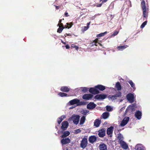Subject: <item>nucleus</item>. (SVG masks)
Masks as SVG:
<instances>
[{
	"mask_svg": "<svg viewBox=\"0 0 150 150\" xmlns=\"http://www.w3.org/2000/svg\"><path fill=\"white\" fill-rule=\"evenodd\" d=\"M98 38H96L95 39V40H93V41L94 42H96V43H98Z\"/></svg>",
	"mask_w": 150,
	"mask_h": 150,
	"instance_id": "obj_50",
	"label": "nucleus"
},
{
	"mask_svg": "<svg viewBox=\"0 0 150 150\" xmlns=\"http://www.w3.org/2000/svg\"><path fill=\"white\" fill-rule=\"evenodd\" d=\"M99 148L100 150H107V145L103 143L99 145Z\"/></svg>",
	"mask_w": 150,
	"mask_h": 150,
	"instance_id": "obj_17",
	"label": "nucleus"
},
{
	"mask_svg": "<svg viewBox=\"0 0 150 150\" xmlns=\"http://www.w3.org/2000/svg\"><path fill=\"white\" fill-rule=\"evenodd\" d=\"M86 120V116H83L81 118L80 121V124L81 125H83Z\"/></svg>",
	"mask_w": 150,
	"mask_h": 150,
	"instance_id": "obj_27",
	"label": "nucleus"
},
{
	"mask_svg": "<svg viewBox=\"0 0 150 150\" xmlns=\"http://www.w3.org/2000/svg\"><path fill=\"white\" fill-rule=\"evenodd\" d=\"M71 142V140L69 137L62 139L61 140V143L62 145H64L69 144Z\"/></svg>",
	"mask_w": 150,
	"mask_h": 150,
	"instance_id": "obj_7",
	"label": "nucleus"
},
{
	"mask_svg": "<svg viewBox=\"0 0 150 150\" xmlns=\"http://www.w3.org/2000/svg\"><path fill=\"white\" fill-rule=\"evenodd\" d=\"M88 88L86 87L82 88V91L84 93H86L88 91Z\"/></svg>",
	"mask_w": 150,
	"mask_h": 150,
	"instance_id": "obj_38",
	"label": "nucleus"
},
{
	"mask_svg": "<svg viewBox=\"0 0 150 150\" xmlns=\"http://www.w3.org/2000/svg\"><path fill=\"white\" fill-rule=\"evenodd\" d=\"M128 82L129 83L131 86L133 88V89H135L134 84L131 80H129V81H128Z\"/></svg>",
	"mask_w": 150,
	"mask_h": 150,
	"instance_id": "obj_29",
	"label": "nucleus"
},
{
	"mask_svg": "<svg viewBox=\"0 0 150 150\" xmlns=\"http://www.w3.org/2000/svg\"><path fill=\"white\" fill-rule=\"evenodd\" d=\"M127 110H128V109L127 108V109H126V111Z\"/></svg>",
	"mask_w": 150,
	"mask_h": 150,
	"instance_id": "obj_62",
	"label": "nucleus"
},
{
	"mask_svg": "<svg viewBox=\"0 0 150 150\" xmlns=\"http://www.w3.org/2000/svg\"><path fill=\"white\" fill-rule=\"evenodd\" d=\"M57 26H59H59H60V27H65V26H64L63 25V23H58V24Z\"/></svg>",
	"mask_w": 150,
	"mask_h": 150,
	"instance_id": "obj_46",
	"label": "nucleus"
},
{
	"mask_svg": "<svg viewBox=\"0 0 150 150\" xmlns=\"http://www.w3.org/2000/svg\"><path fill=\"white\" fill-rule=\"evenodd\" d=\"M103 4V3H102H102H100V4H97L96 5V6L97 7H101L102 6Z\"/></svg>",
	"mask_w": 150,
	"mask_h": 150,
	"instance_id": "obj_47",
	"label": "nucleus"
},
{
	"mask_svg": "<svg viewBox=\"0 0 150 150\" xmlns=\"http://www.w3.org/2000/svg\"><path fill=\"white\" fill-rule=\"evenodd\" d=\"M81 130L79 129H76L75 131V133L77 134L80 132Z\"/></svg>",
	"mask_w": 150,
	"mask_h": 150,
	"instance_id": "obj_48",
	"label": "nucleus"
},
{
	"mask_svg": "<svg viewBox=\"0 0 150 150\" xmlns=\"http://www.w3.org/2000/svg\"><path fill=\"white\" fill-rule=\"evenodd\" d=\"M108 0H100V1H102V3H105V2H107V1H108Z\"/></svg>",
	"mask_w": 150,
	"mask_h": 150,
	"instance_id": "obj_49",
	"label": "nucleus"
},
{
	"mask_svg": "<svg viewBox=\"0 0 150 150\" xmlns=\"http://www.w3.org/2000/svg\"><path fill=\"white\" fill-rule=\"evenodd\" d=\"M119 33V31H117V30H115L113 33L112 34V36H114L117 35Z\"/></svg>",
	"mask_w": 150,
	"mask_h": 150,
	"instance_id": "obj_41",
	"label": "nucleus"
},
{
	"mask_svg": "<svg viewBox=\"0 0 150 150\" xmlns=\"http://www.w3.org/2000/svg\"><path fill=\"white\" fill-rule=\"evenodd\" d=\"M54 6H55V8H56V9H58L60 7V6H55V5H54Z\"/></svg>",
	"mask_w": 150,
	"mask_h": 150,
	"instance_id": "obj_51",
	"label": "nucleus"
},
{
	"mask_svg": "<svg viewBox=\"0 0 150 150\" xmlns=\"http://www.w3.org/2000/svg\"><path fill=\"white\" fill-rule=\"evenodd\" d=\"M122 93L119 91L118 92H117L115 95L117 98H120L122 96Z\"/></svg>",
	"mask_w": 150,
	"mask_h": 150,
	"instance_id": "obj_30",
	"label": "nucleus"
},
{
	"mask_svg": "<svg viewBox=\"0 0 150 150\" xmlns=\"http://www.w3.org/2000/svg\"><path fill=\"white\" fill-rule=\"evenodd\" d=\"M109 98H110L113 100H115L117 99V98L115 97V95H110L108 96Z\"/></svg>",
	"mask_w": 150,
	"mask_h": 150,
	"instance_id": "obj_35",
	"label": "nucleus"
},
{
	"mask_svg": "<svg viewBox=\"0 0 150 150\" xmlns=\"http://www.w3.org/2000/svg\"><path fill=\"white\" fill-rule=\"evenodd\" d=\"M88 144V141L87 138H83L81 142L80 146L84 149L87 146Z\"/></svg>",
	"mask_w": 150,
	"mask_h": 150,
	"instance_id": "obj_4",
	"label": "nucleus"
},
{
	"mask_svg": "<svg viewBox=\"0 0 150 150\" xmlns=\"http://www.w3.org/2000/svg\"><path fill=\"white\" fill-rule=\"evenodd\" d=\"M72 25L73 24L72 23H66V25H65V28H68L69 29L71 28V27Z\"/></svg>",
	"mask_w": 150,
	"mask_h": 150,
	"instance_id": "obj_31",
	"label": "nucleus"
},
{
	"mask_svg": "<svg viewBox=\"0 0 150 150\" xmlns=\"http://www.w3.org/2000/svg\"><path fill=\"white\" fill-rule=\"evenodd\" d=\"M115 87L118 91H120L122 89V86L119 82H117L116 83Z\"/></svg>",
	"mask_w": 150,
	"mask_h": 150,
	"instance_id": "obj_24",
	"label": "nucleus"
},
{
	"mask_svg": "<svg viewBox=\"0 0 150 150\" xmlns=\"http://www.w3.org/2000/svg\"><path fill=\"white\" fill-rule=\"evenodd\" d=\"M71 105L76 104L77 106L84 105H85V103L83 101H80L78 99H74L69 101Z\"/></svg>",
	"mask_w": 150,
	"mask_h": 150,
	"instance_id": "obj_2",
	"label": "nucleus"
},
{
	"mask_svg": "<svg viewBox=\"0 0 150 150\" xmlns=\"http://www.w3.org/2000/svg\"><path fill=\"white\" fill-rule=\"evenodd\" d=\"M95 88H97L100 91H103L105 89V86L101 85H98L95 86Z\"/></svg>",
	"mask_w": 150,
	"mask_h": 150,
	"instance_id": "obj_19",
	"label": "nucleus"
},
{
	"mask_svg": "<svg viewBox=\"0 0 150 150\" xmlns=\"http://www.w3.org/2000/svg\"><path fill=\"white\" fill-rule=\"evenodd\" d=\"M107 33V32L106 31H105L104 32V33H101L99 34H98L97 35V37L98 38L99 37H101L102 36H104Z\"/></svg>",
	"mask_w": 150,
	"mask_h": 150,
	"instance_id": "obj_34",
	"label": "nucleus"
},
{
	"mask_svg": "<svg viewBox=\"0 0 150 150\" xmlns=\"http://www.w3.org/2000/svg\"><path fill=\"white\" fill-rule=\"evenodd\" d=\"M134 105L133 104H132V105H130L129 106V108H130V109L131 110H133V109H134Z\"/></svg>",
	"mask_w": 150,
	"mask_h": 150,
	"instance_id": "obj_45",
	"label": "nucleus"
},
{
	"mask_svg": "<svg viewBox=\"0 0 150 150\" xmlns=\"http://www.w3.org/2000/svg\"><path fill=\"white\" fill-rule=\"evenodd\" d=\"M68 35V34L67 33H66L64 34V36L66 37Z\"/></svg>",
	"mask_w": 150,
	"mask_h": 150,
	"instance_id": "obj_58",
	"label": "nucleus"
},
{
	"mask_svg": "<svg viewBox=\"0 0 150 150\" xmlns=\"http://www.w3.org/2000/svg\"><path fill=\"white\" fill-rule=\"evenodd\" d=\"M69 125V123L67 121H64L62 123L61 129L62 130L64 131L67 129Z\"/></svg>",
	"mask_w": 150,
	"mask_h": 150,
	"instance_id": "obj_8",
	"label": "nucleus"
},
{
	"mask_svg": "<svg viewBox=\"0 0 150 150\" xmlns=\"http://www.w3.org/2000/svg\"><path fill=\"white\" fill-rule=\"evenodd\" d=\"M65 47L67 49H69L70 48V46L68 45H66L65 46Z\"/></svg>",
	"mask_w": 150,
	"mask_h": 150,
	"instance_id": "obj_54",
	"label": "nucleus"
},
{
	"mask_svg": "<svg viewBox=\"0 0 150 150\" xmlns=\"http://www.w3.org/2000/svg\"><path fill=\"white\" fill-rule=\"evenodd\" d=\"M112 4H113V6H114V3H111Z\"/></svg>",
	"mask_w": 150,
	"mask_h": 150,
	"instance_id": "obj_61",
	"label": "nucleus"
},
{
	"mask_svg": "<svg viewBox=\"0 0 150 150\" xmlns=\"http://www.w3.org/2000/svg\"><path fill=\"white\" fill-rule=\"evenodd\" d=\"M90 25V23H88L87 24V27H88V26L89 25Z\"/></svg>",
	"mask_w": 150,
	"mask_h": 150,
	"instance_id": "obj_55",
	"label": "nucleus"
},
{
	"mask_svg": "<svg viewBox=\"0 0 150 150\" xmlns=\"http://www.w3.org/2000/svg\"><path fill=\"white\" fill-rule=\"evenodd\" d=\"M64 28H65V27H60V26H59V28L57 29V32L59 33H61L63 29Z\"/></svg>",
	"mask_w": 150,
	"mask_h": 150,
	"instance_id": "obj_32",
	"label": "nucleus"
},
{
	"mask_svg": "<svg viewBox=\"0 0 150 150\" xmlns=\"http://www.w3.org/2000/svg\"><path fill=\"white\" fill-rule=\"evenodd\" d=\"M101 120L98 119H96L94 123V126H95L96 127H98L100 125L101 123Z\"/></svg>",
	"mask_w": 150,
	"mask_h": 150,
	"instance_id": "obj_20",
	"label": "nucleus"
},
{
	"mask_svg": "<svg viewBox=\"0 0 150 150\" xmlns=\"http://www.w3.org/2000/svg\"><path fill=\"white\" fill-rule=\"evenodd\" d=\"M106 96L104 94H100V100L104 99L106 97Z\"/></svg>",
	"mask_w": 150,
	"mask_h": 150,
	"instance_id": "obj_37",
	"label": "nucleus"
},
{
	"mask_svg": "<svg viewBox=\"0 0 150 150\" xmlns=\"http://www.w3.org/2000/svg\"><path fill=\"white\" fill-rule=\"evenodd\" d=\"M135 148L136 150H144L143 146L141 144H137Z\"/></svg>",
	"mask_w": 150,
	"mask_h": 150,
	"instance_id": "obj_25",
	"label": "nucleus"
},
{
	"mask_svg": "<svg viewBox=\"0 0 150 150\" xmlns=\"http://www.w3.org/2000/svg\"><path fill=\"white\" fill-rule=\"evenodd\" d=\"M93 95L91 94H86L82 96V98L86 100H89L92 98Z\"/></svg>",
	"mask_w": 150,
	"mask_h": 150,
	"instance_id": "obj_11",
	"label": "nucleus"
},
{
	"mask_svg": "<svg viewBox=\"0 0 150 150\" xmlns=\"http://www.w3.org/2000/svg\"><path fill=\"white\" fill-rule=\"evenodd\" d=\"M141 5L143 11V13L144 17L146 18L148 17V12L147 11L148 10V8H146L145 4V2L144 0H142L141 2Z\"/></svg>",
	"mask_w": 150,
	"mask_h": 150,
	"instance_id": "obj_1",
	"label": "nucleus"
},
{
	"mask_svg": "<svg viewBox=\"0 0 150 150\" xmlns=\"http://www.w3.org/2000/svg\"><path fill=\"white\" fill-rule=\"evenodd\" d=\"M65 118L66 115H62L60 117L58 118L57 120L58 124L59 125Z\"/></svg>",
	"mask_w": 150,
	"mask_h": 150,
	"instance_id": "obj_21",
	"label": "nucleus"
},
{
	"mask_svg": "<svg viewBox=\"0 0 150 150\" xmlns=\"http://www.w3.org/2000/svg\"><path fill=\"white\" fill-rule=\"evenodd\" d=\"M106 109L107 111H111L112 110V108L110 106H106Z\"/></svg>",
	"mask_w": 150,
	"mask_h": 150,
	"instance_id": "obj_39",
	"label": "nucleus"
},
{
	"mask_svg": "<svg viewBox=\"0 0 150 150\" xmlns=\"http://www.w3.org/2000/svg\"><path fill=\"white\" fill-rule=\"evenodd\" d=\"M128 47V46L127 45L120 46L117 47V49L119 50H122L127 47Z\"/></svg>",
	"mask_w": 150,
	"mask_h": 150,
	"instance_id": "obj_26",
	"label": "nucleus"
},
{
	"mask_svg": "<svg viewBox=\"0 0 150 150\" xmlns=\"http://www.w3.org/2000/svg\"><path fill=\"white\" fill-rule=\"evenodd\" d=\"M66 150H68V149H67Z\"/></svg>",
	"mask_w": 150,
	"mask_h": 150,
	"instance_id": "obj_63",
	"label": "nucleus"
},
{
	"mask_svg": "<svg viewBox=\"0 0 150 150\" xmlns=\"http://www.w3.org/2000/svg\"><path fill=\"white\" fill-rule=\"evenodd\" d=\"M89 112V111L88 110H84L83 111V114L84 115H86V114Z\"/></svg>",
	"mask_w": 150,
	"mask_h": 150,
	"instance_id": "obj_44",
	"label": "nucleus"
},
{
	"mask_svg": "<svg viewBox=\"0 0 150 150\" xmlns=\"http://www.w3.org/2000/svg\"><path fill=\"white\" fill-rule=\"evenodd\" d=\"M98 45L97 43L92 41V42L90 43V46L91 47H93L94 46H97Z\"/></svg>",
	"mask_w": 150,
	"mask_h": 150,
	"instance_id": "obj_36",
	"label": "nucleus"
},
{
	"mask_svg": "<svg viewBox=\"0 0 150 150\" xmlns=\"http://www.w3.org/2000/svg\"><path fill=\"white\" fill-rule=\"evenodd\" d=\"M98 44H99L100 45V46H102V44H100V43H98Z\"/></svg>",
	"mask_w": 150,
	"mask_h": 150,
	"instance_id": "obj_60",
	"label": "nucleus"
},
{
	"mask_svg": "<svg viewBox=\"0 0 150 150\" xmlns=\"http://www.w3.org/2000/svg\"><path fill=\"white\" fill-rule=\"evenodd\" d=\"M142 115V112L139 110L137 111L135 113V117L138 120H140L141 119Z\"/></svg>",
	"mask_w": 150,
	"mask_h": 150,
	"instance_id": "obj_16",
	"label": "nucleus"
},
{
	"mask_svg": "<svg viewBox=\"0 0 150 150\" xmlns=\"http://www.w3.org/2000/svg\"><path fill=\"white\" fill-rule=\"evenodd\" d=\"M119 143L123 149H127L128 148V145L124 141L119 142Z\"/></svg>",
	"mask_w": 150,
	"mask_h": 150,
	"instance_id": "obj_13",
	"label": "nucleus"
},
{
	"mask_svg": "<svg viewBox=\"0 0 150 150\" xmlns=\"http://www.w3.org/2000/svg\"><path fill=\"white\" fill-rule=\"evenodd\" d=\"M147 21H146L144 22L141 25L140 27L141 28H143L144 27L145 25L146 24Z\"/></svg>",
	"mask_w": 150,
	"mask_h": 150,
	"instance_id": "obj_40",
	"label": "nucleus"
},
{
	"mask_svg": "<svg viewBox=\"0 0 150 150\" xmlns=\"http://www.w3.org/2000/svg\"><path fill=\"white\" fill-rule=\"evenodd\" d=\"M67 36H71V35L70 34H68V35Z\"/></svg>",
	"mask_w": 150,
	"mask_h": 150,
	"instance_id": "obj_59",
	"label": "nucleus"
},
{
	"mask_svg": "<svg viewBox=\"0 0 150 150\" xmlns=\"http://www.w3.org/2000/svg\"><path fill=\"white\" fill-rule=\"evenodd\" d=\"M64 15L66 17H68L69 16L68 13L66 12L64 13Z\"/></svg>",
	"mask_w": 150,
	"mask_h": 150,
	"instance_id": "obj_52",
	"label": "nucleus"
},
{
	"mask_svg": "<svg viewBox=\"0 0 150 150\" xmlns=\"http://www.w3.org/2000/svg\"><path fill=\"white\" fill-rule=\"evenodd\" d=\"M96 106V105L94 103L90 102L87 105V108L90 110L94 108Z\"/></svg>",
	"mask_w": 150,
	"mask_h": 150,
	"instance_id": "obj_15",
	"label": "nucleus"
},
{
	"mask_svg": "<svg viewBox=\"0 0 150 150\" xmlns=\"http://www.w3.org/2000/svg\"><path fill=\"white\" fill-rule=\"evenodd\" d=\"M64 131H61L60 133L63 134L61 136V137L62 138H66L70 134V132L68 131H66L64 132Z\"/></svg>",
	"mask_w": 150,
	"mask_h": 150,
	"instance_id": "obj_14",
	"label": "nucleus"
},
{
	"mask_svg": "<svg viewBox=\"0 0 150 150\" xmlns=\"http://www.w3.org/2000/svg\"><path fill=\"white\" fill-rule=\"evenodd\" d=\"M80 116L79 115H73L69 118V120H72L73 123L75 125L78 124Z\"/></svg>",
	"mask_w": 150,
	"mask_h": 150,
	"instance_id": "obj_3",
	"label": "nucleus"
},
{
	"mask_svg": "<svg viewBox=\"0 0 150 150\" xmlns=\"http://www.w3.org/2000/svg\"><path fill=\"white\" fill-rule=\"evenodd\" d=\"M117 139L119 140V142L121 141H123V136L121 133H119L117 136Z\"/></svg>",
	"mask_w": 150,
	"mask_h": 150,
	"instance_id": "obj_28",
	"label": "nucleus"
},
{
	"mask_svg": "<svg viewBox=\"0 0 150 150\" xmlns=\"http://www.w3.org/2000/svg\"><path fill=\"white\" fill-rule=\"evenodd\" d=\"M97 139V137L95 135H92L89 137L88 140L90 143H93L96 141Z\"/></svg>",
	"mask_w": 150,
	"mask_h": 150,
	"instance_id": "obj_12",
	"label": "nucleus"
},
{
	"mask_svg": "<svg viewBox=\"0 0 150 150\" xmlns=\"http://www.w3.org/2000/svg\"><path fill=\"white\" fill-rule=\"evenodd\" d=\"M71 47H72L74 48L76 50H78L79 49L78 46L74 44H72L71 45Z\"/></svg>",
	"mask_w": 150,
	"mask_h": 150,
	"instance_id": "obj_42",
	"label": "nucleus"
},
{
	"mask_svg": "<svg viewBox=\"0 0 150 150\" xmlns=\"http://www.w3.org/2000/svg\"><path fill=\"white\" fill-rule=\"evenodd\" d=\"M129 119V117H125L120 123V126L122 127L125 126L128 122Z\"/></svg>",
	"mask_w": 150,
	"mask_h": 150,
	"instance_id": "obj_10",
	"label": "nucleus"
},
{
	"mask_svg": "<svg viewBox=\"0 0 150 150\" xmlns=\"http://www.w3.org/2000/svg\"><path fill=\"white\" fill-rule=\"evenodd\" d=\"M109 116V113L108 112H105L103 113L101 117H102L104 119H107Z\"/></svg>",
	"mask_w": 150,
	"mask_h": 150,
	"instance_id": "obj_23",
	"label": "nucleus"
},
{
	"mask_svg": "<svg viewBox=\"0 0 150 150\" xmlns=\"http://www.w3.org/2000/svg\"><path fill=\"white\" fill-rule=\"evenodd\" d=\"M127 99L129 102L132 103L134 102V96L131 93L128 94L126 96Z\"/></svg>",
	"mask_w": 150,
	"mask_h": 150,
	"instance_id": "obj_6",
	"label": "nucleus"
},
{
	"mask_svg": "<svg viewBox=\"0 0 150 150\" xmlns=\"http://www.w3.org/2000/svg\"><path fill=\"white\" fill-rule=\"evenodd\" d=\"M89 28V27H87L86 26H84V29L83 30L84 31L86 30L88 28Z\"/></svg>",
	"mask_w": 150,
	"mask_h": 150,
	"instance_id": "obj_53",
	"label": "nucleus"
},
{
	"mask_svg": "<svg viewBox=\"0 0 150 150\" xmlns=\"http://www.w3.org/2000/svg\"><path fill=\"white\" fill-rule=\"evenodd\" d=\"M70 89L67 86H64L61 88L60 90L62 92H68L70 91Z\"/></svg>",
	"mask_w": 150,
	"mask_h": 150,
	"instance_id": "obj_18",
	"label": "nucleus"
},
{
	"mask_svg": "<svg viewBox=\"0 0 150 150\" xmlns=\"http://www.w3.org/2000/svg\"><path fill=\"white\" fill-rule=\"evenodd\" d=\"M62 21V19H60L59 21V23H61V22Z\"/></svg>",
	"mask_w": 150,
	"mask_h": 150,
	"instance_id": "obj_56",
	"label": "nucleus"
},
{
	"mask_svg": "<svg viewBox=\"0 0 150 150\" xmlns=\"http://www.w3.org/2000/svg\"><path fill=\"white\" fill-rule=\"evenodd\" d=\"M105 129L104 128H102L98 130V135L99 137L102 138L105 135Z\"/></svg>",
	"mask_w": 150,
	"mask_h": 150,
	"instance_id": "obj_5",
	"label": "nucleus"
},
{
	"mask_svg": "<svg viewBox=\"0 0 150 150\" xmlns=\"http://www.w3.org/2000/svg\"><path fill=\"white\" fill-rule=\"evenodd\" d=\"M89 91L91 93L94 95L100 93L99 91L97 88H95V87L94 88H91L89 90Z\"/></svg>",
	"mask_w": 150,
	"mask_h": 150,
	"instance_id": "obj_9",
	"label": "nucleus"
},
{
	"mask_svg": "<svg viewBox=\"0 0 150 150\" xmlns=\"http://www.w3.org/2000/svg\"><path fill=\"white\" fill-rule=\"evenodd\" d=\"M62 42L64 44H65V42H64L62 40Z\"/></svg>",
	"mask_w": 150,
	"mask_h": 150,
	"instance_id": "obj_57",
	"label": "nucleus"
},
{
	"mask_svg": "<svg viewBox=\"0 0 150 150\" xmlns=\"http://www.w3.org/2000/svg\"><path fill=\"white\" fill-rule=\"evenodd\" d=\"M113 127L112 126L108 128L107 130V134L108 135L112 134L113 131Z\"/></svg>",
	"mask_w": 150,
	"mask_h": 150,
	"instance_id": "obj_22",
	"label": "nucleus"
},
{
	"mask_svg": "<svg viewBox=\"0 0 150 150\" xmlns=\"http://www.w3.org/2000/svg\"><path fill=\"white\" fill-rule=\"evenodd\" d=\"M58 95L62 97H66L67 96V94L63 92H60L58 93Z\"/></svg>",
	"mask_w": 150,
	"mask_h": 150,
	"instance_id": "obj_33",
	"label": "nucleus"
},
{
	"mask_svg": "<svg viewBox=\"0 0 150 150\" xmlns=\"http://www.w3.org/2000/svg\"><path fill=\"white\" fill-rule=\"evenodd\" d=\"M64 20V18H63L62 20Z\"/></svg>",
	"mask_w": 150,
	"mask_h": 150,
	"instance_id": "obj_64",
	"label": "nucleus"
},
{
	"mask_svg": "<svg viewBox=\"0 0 150 150\" xmlns=\"http://www.w3.org/2000/svg\"><path fill=\"white\" fill-rule=\"evenodd\" d=\"M100 94H98L96 96H95L94 97V98L95 99L97 100H100Z\"/></svg>",
	"mask_w": 150,
	"mask_h": 150,
	"instance_id": "obj_43",
	"label": "nucleus"
}]
</instances>
